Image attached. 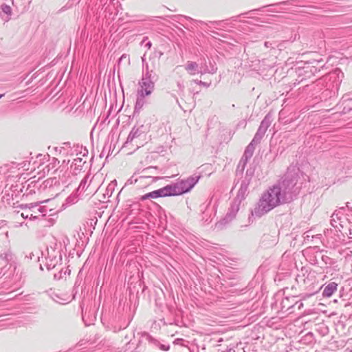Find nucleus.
Here are the masks:
<instances>
[{
	"instance_id": "obj_14",
	"label": "nucleus",
	"mask_w": 352,
	"mask_h": 352,
	"mask_svg": "<svg viewBox=\"0 0 352 352\" xmlns=\"http://www.w3.org/2000/svg\"><path fill=\"white\" fill-rule=\"evenodd\" d=\"M86 163V160L83 157H77L74 159L70 168L73 175H78L82 170Z\"/></svg>"
},
{
	"instance_id": "obj_8",
	"label": "nucleus",
	"mask_w": 352,
	"mask_h": 352,
	"mask_svg": "<svg viewBox=\"0 0 352 352\" xmlns=\"http://www.w3.org/2000/svg\"><path fill=\"white\" fill-rule=\"evenodd\" d=\"M217 71V67L216 63L212 62L209 58H204L201 63L199 64V74L204 75L206 74H214Z\"/></svg>"
},
{
	"instance_id": "obj_35",
	"label": "nucleus",
	"mask_w": 352,
	"mask_h": 352,
	"mask_svg": "<svg viewBox=\"0 0 352 352\" xmlns=\"http://www.w3.org/2000/svg\"><path fill=\"white\" fill-rule=\"evenodd\" d=\"M193 82L197 85H201L205 87H209L211 85V82H206L199 80H194Z\"/></svg>"
},
{
	"instance_id": "obj_6",
	"label": "nucleus",
	"mask_w": 352,
	"mask_h": 352,
	"mask_svg": "<svg viewBox=\"0 0 352 352\" xmlns=\"http://www.w3.org/2000/svg\"><path fill=\"white\" fill-rule=\"evenodd\" d=\"M200 176L192 175L186 179H182L176 182L178 192L180 195L189 192L198 182Z\"/></svg>"
},
{
	"instance_id": "obj_22",
	"label": "nucleus",
	"mask_w": 352,
	"mask_h": 352,
	"mask_svg": "<svg viewBox=\"0 0 352 352\" xmlns=\"http://www.w3.org/2000/svg\"><path fill=\"white\" fill-rule=\"evenodd\" d=\"M142 337L144 338L148 342L153 343L156 346H159L160 349L162 351H168L170 348L169 345L160 344L157 340L153 338L148 333H143Z\"/></svg>"
},
{
	"instance_id": "obj_36",
	"label": "nucleus",
	"mask_w": 352,
	"mask_h": 352,
	"mask_svg": "<svg viewBox=\"0 0 352 352\" xmlns=\"http://www.w3.org/2000/svg\"><path fill=\"white\" fill-rule=\"evenodd\" d=\"M56 298H54V300L56 301V302L62 305L67 303L66 300L60 298L58 296L56 295Z\"/></svg>"
},
{
	"instance_id": "obj_15",
	"label": "nucleus",
	"mask_w": 352,
	"mask_h": 352,
	"mask_svg": "<svg viewBox=\"0 0 352 352\" xmlns=\"http://www.w3.org/2000/svg\"><path fill=\"white\" fill-rule=\"evenodd\" d=\"M160 189L163 197L179 195L176 182L167 185Z\"/></svg>"
},
{
	"instance_id": "obj_33",
	"label": "nucleus",
	"mask_w": 352,
	"mask_h": 352,
	"mask_svg": "<svg viewBox=\"0 0 352 352\" xmlns=\"http://www.w3.org/2000/svg\"><path fill=\"white\" fill-rule=\"evenodd\" d=\"M3 255L4 256H3V254H1L0 256L5 259L6 261H9L12 259L13 255L10 251L4 253Z\"/></svg>"
},
{
	"instance_id": "obj_40",
	"label": "nucleus",
	"mask_w": 352,
	"mask_h": 352,
	"mask_svg": "<svg viewBox=\"0 0 352 352\" xmlns=\"http://www.w3.org/2000/svg\"><path fill=\"white\" fill-rule=\"evenodd\" d=\"M264 45L267 48H269V47L274 48V47L272 46V43L269 41L265 42Z\"/></svg>"
},
{
	"instance_id": "obj_46",
	"label": "nucleus",
	"mask_w": 352,
	"mask_h": 352,
	"mask_svg": "<svg viewBox=\"0 0 352 352\" xmlns=\"http://www.w3.org/2000/svg\"><path fill=\"white\" fill-rule=\"evenodd\" d=\"M344 352H352V347L351 348H346L344 350Z\"/></svg>"
},
{
	"instance_id": "obj_31",
	"label": "nucleus",
	"mask_w": 352,
	"mask_h": 352,
	"mask_svg": "<svg viewBox=\"0 0 352 352\" xmlns=\"http://www.w3.org/2000/svg\"><path fill=\"white\" fill-rule=\"evenodd\" d=\"M144 179H153V178L151 177L140 176L138 179H135L134 180L133 179V178H131L128 180V182L130 183L131 184H132L133 183H137L138 182H142V180Z\"/></svg>"
},
{
	"instance_id": "obj_23",
	"label": "nucleus",
	"mask_w": 352,
	"mask_h": 352,
	"mask_svg": "<svg viewBox=\"0 0 352 352\" xmlns=\"http://www.w3.org/2000/svg\"><path fill=\"white\" fill-rule=\"evenodd\" d=\"M159 197H163L160 188L153 190L152 192L146 193L145 195L141 196V197L140 198V200L144 201L146 199H157Z\"/></svg>"
},
{
	"instance_id": "obj_26",
	"label": "nucleus",
	"mask_w": 352,
	"mask_h": 352,
	"mask_svg": "<svg viewBox=\"0 0 352 352\" xmlns=\"http://www.w3.org/2000/svg\"><path fill=\"white\" fill-rule=\"evenodd\" d=\"M47 247L50 248L51 249L60 250L61 243H58V241H57V239L55 237L51 236L49 239L48 245H47Z\"/></svg>"
},
{
	"instance_id": "obj_39",
	"label": "nucleus",
	"mask_w": 352,
	"mask_h": 352,
	"mask_svg": "<svg viewBox=\"0 0 352 352\" xmlns=\"http://www.w3.org/2000/svg\"><path fill=\"white\" fill-rule=\"evenodd\" d=\"M142 65H143V70H145L146 64H148V63L146 62L145 55H144V56L142 57Z\"/></svg>"
},
{
	"instance_id": "obj_32",
	"label": "nucleus",
	"mask_w": 352,
	"mask_h": 352,
	"mask_svg": "<svg viewBox=\"0 0 352 352\" xmlns=\"http://www.w3.org/2000/svg\"><path fill=\"white\" fill-rule=\"evenodd\" d=\"M1 9H2V11L8 14V15H10L12 14V8L10 6L8 5H6V4H3L1 6Z\"/></svg>"
},
{
	"instance_id": "obj_3",
	"label": "nucleus",
	"mask_w": 352,
	"mask_h": 352,
	"mask_svg": "<svg viewBox=\"0 0 352 352\" xmlns=\"http://www.w3.org/2000/svg\"><path fill=\"white\" fill-rule=\"evenodd\" d=\"M98 179V176L94 175L91 177L90 174H87L85 177L81 180L76 193L79 195L83 192L88 191V194H95L98 190L97 186H92V184Z\"/></svg>"
},
{
	"instance_id": "obj_18",
	"label": "nucleus",
	"mask_w": 352,
	"mask_h": 352,
	"mask_svg": "<svg viewBox=\"0 0 352 352\" xmlns=\"http://www.w3.org/2000/svg\"><path fill=\"white\" fill-rule=\"evenodd\" d=\"M186 71L190 75L199 74V64L193 61H188L184 66Z\"/></svg>"
},
{
	"instance_id": "obj_34",
	"label": "nucleus",
	"mask_w": 352,
	"mask_h": 352,
	"mask_svg": "<svg viewBox=\"0 0 352 352\" xmlns=\"http://www.w3.org/2000/svg\"><path fill=\"white\" fill-rule=\"evenodd\" d=\"M124 59H126L128 61V63L129 64V63H130L129 56L126 54H124L119 58L118 62V65L119 66L121 64V63L122 61H124Z\"/></svg>"
},
{
	"instance_id": "obj_11",
	"label": "nucleus",
	"mask_w": 352,
	"mask_h": 352,
	"mask_svg": "<svg viewBox=\"0 0 352 352\" xmlns=\"http://www.w3.org/2000/svg\"><path fill=\"white\" fill-rule=\"evenodd\" d=\"M143 129V125H141L140 126H133L131 131H130L124 145L126 146L127 144H131L134 140L140 138L142 135H144V131Z\"/></svg>"
},
{
	"instance_id": "obj_19",
	"label": "nucleus",
	"mask_w": 352,
	"mask_h": 352,
	"mask_svg": "<svg viewBox=\"0 0 352 352\" xmlns=\"http://www.w3.org/2000/svg\"><path fill=\"white\" fill-rule=\"evenodd\" d=\"M19 208L22 210V212L20 213V211H17L16 214H20V216L24 219H30L32 220V213L30 212V205L29 204H21L19 206Z\"/></svg>"
},
{
	"instance_id": "obj_24",
	"label": "nucleus",
	"mask_w": 352,
	"mask_h": 352,
	"mask_svg": "<svg viewBox=\"0 0 352 352\" xmlns=\"http://www.w3.org/2000/svg\"><path fill=\"white\" fill-rule=\"evenodd\" d=\"M262 243L267 248L273 246L276 243V236H272L270 234H264L262 237Z\"/></svg>"
},
{
	"instance_id": "obj_37",
	"label": "nucleus",
	"mask_w": 352,
	"mask_h": 352,
	"mask_svg": "<svg viewBox=\"0 0 352 352\" xmlns=\"http://www.w3.org/2000/svg\"><path fill=\"white\" fill-rule=\"evenodd\" d=\"M294 307H297L298 309H301L302 307H303V303L301 301H296L294 300Z\"/></svg>"
},
{
	"instance_id": "obj_28",
	"label": "nucleus",
	"mask_w": 352,
	"mask_h": 352,
	"mask_svg": "<svg viewBox=\"0 0 352 352\" xmlns=\"http://www.w3.org/2000/svg\"><path fill=\"white\" fill-rule=\"evenodd\" d=\"M78 201L77 197L76 195H71L68 197L65 200V204H63V206H70L75 203H76Z\"/></svg>"
},
{
	"instance_id": "obj_1",
	"label": "nucleus",
	"mask_w": 352,
	"mask_h": 352,
	"mask_svg": "<svg viewBox=\"0 0 352 352\" xmlns=\"http://www.w3.org/2000/svg\"><path fill=\"white\" fill-rule=\"evenodd\" d=\"M307 177L299 168L289 166L283 177L262 195L252 215L261 217L279 205L292 202L299 194Z\"/></svg>"
},
{
	"instance_id": "obj_13",
	"label": "nucleus",
	"mask_w": 352,
	"mask_h": 352,
	"mask_svg": "<svg viewBox=\"0 0 352 352\" xmlns=\"http://www.w3.org/2000/svg\"><path fill=\"white\" fill-rule=\"evenodd\" d=\"M56 172H58V177L57 179L60 180V185L61 184L63 186L66 187L72 182V177L70 175L71 171L63 170V169L60 170L56 169L54 173Z\"/></svg>"
},
{
	"instance_id": "obj_9",
	"label": "nucleus",
	"mask_w": 352,
	"mask_h": 352,
	"mask_svg": "<svg viewBox=\"0 0 352 352\" xmlns=\"http://www.w3.org/2000/svg\"><path fill=\"white\" fill-rule=\"evenodd\" d=\"M30 212L32 213V220L41 219L46 214L47 209L45 206H41L36 203L29 204Z\"/></svg>"
},
{
	"instance_id": "obj_10",
	"label": "nucleus",
	"mask_w": 352,
	"mask_h": 352,
	"mask_svg": "<svg viewBox=\"0 0 352 352\" xmlns=\"http://www.w3.org/2000/svg\"><path fill=\"white\" fill-rule=\"evenodd\" d=\"M240 204L241 202L234 199L228 213L222 219L221 223H228L234 219L239 210Z\"/></svg>"
},
{
	"instance_id": "obj_7",
	"label": "nucleus",
	"mask_w": 352,
	"mask_h": 352,
	"mask_svg": "<svg viewBox=\"0 0 352 352\" xmlns=\"http://www.w3.org/2000/svg\"><path fill=\"white\" fill-rule=\"evenodd\" d=\"M258 144L259 143L258 142H254L253 140L251 141V142L248 145L245 150L243 155L242 156L239 163L238 168L241 167V170H243L248 160L252 157L254 154L255 146Z\"/></svg>"
},
{
	"instance_id": "obj_25",
	"label": "nucleus",
	"mask_w": 352,
	"mask_h": 352,
	"mask_svg": "<svg viewBox=\"0 0 352 352\" xmlns=\"http://www.w3.org/2000/svg\"><path fill=\"white\" fill-rule=\"evenodd\" d=\"M44 188H54L60 186V180L56 177H50L43 182Z\"/></svg>"
},
{
	"instance_id": "obj_45",
	"label": "nucleus",
	"mask_w": 352,
	"mask_h": 352,
	"mask_svg": "<svg viewBox=\"0 0 352 352\" xmlns=\"http://www.w3.org/2000/svg\"><path fill=\"white\" fill-rule=\"evenodd\" d=\"M96 181H97V179ZM97 186L98 187V188H100V186L98 185V182H95L94 183L92 184V186Z\"/></svg>"
},
{
	"instance_id": "obj_17",
	"label": "nucleus",
	"mask_w": 352,
	"mask_h": 352,
	"mask_svg": "<svg viewBox=\"0 0 352 352\" xmlns=\"http://www.w3.org/2000/svg\"><path fill=\"white\" fill-rule=\"evenodd\" d=\"M328 77L329 80H332L334 82H336V86H338L342 80L344 74L340 69L337 68L333 72H330L328 75Z\"/></svg>"
},
{
	"instance_id": "obj_29",
	"label": "nucleus",
	"mask_w": 352,
	"mask_h": 352,
	"mask_svg": "<svg viewBox=\"0 0 352 352\" xmlns=\"http://www.w3.org/2000/svg\"><path fill=\"white\" fill-rule=\"evenodd\" d=\"M145 97H142V96H138V98H137V100H136V102H135V109H141L144 104V98Z\"/></svg>"
},
{
	"instance_id": "obj_27",
	"label": "nucleus",
	"mask_w": 352,
	"mask_h": 352,
	"mask_svg": "<svg viewBox=\"0 0 352 352\" xmlns=\"http://www.w3.org/2000/svg\"><path fill=\"white\" fill-rule=\"evenodd\" d=\"M119 4L118 0H109V3H107V1L104 3V6L105 7V10H108L110 12H112L111 6L113 8H116Z\"/></svg>"
},
{
	"instance_id": "obj_41",
	"label": "nucleus",
	"mask_w": 352,
	"mask_h": 352,
	"mask_svg": "<svg viewBox=\"0 0 352 352\" xmlns=\"http://www.w3.org/2000/svg\"><path fill=\"white\" fill-rule=\"evenodd\" d=\"M177 87L179 88V90L181 91H184V86L183 84H182L181 82H177Z\"/></svg>"
},
{
	"instance_id": "obj_12",
	"label": "nucleus",
	"mask_w": 352,
	"mask_h": 352,
	"mask_svg": "<svg viewBox=\"0 0 352 352\" xmlns=\"http://www.w3.org/2000/svg\"><path fill=\"white\" fill-rule=\"evenodd\" d=\"M250 183V178H245V179L241 182L240 188L238 190L236 197L234 199V200L241 203L242 200H243L248 195V189Z\"/></svg>"
},
{
	"instance_id": "obj_47",
	"label": "nucleus",
	"mask_w": 352,
	"mask_h": 352,
	"mask_svg": "<svg viewBox=\"0 0 352 352\" xmlns=\"http://www.w3.org/2000/svg\"><path fill=\"white\" fill-rule=\"evenodd\" d=\"M146 46L149 49L151 47V43L150 41H148L146 44Z\"/></svg>"
},
{
	"instance_id": "obj_5",
	"label": "nucleus",
	"mask_w": 352,
	"mask_h": 352,
	"mask_svg": "<svg viewBox=\"0 0 352 352\" xmlns=\"http://www.w3.org/2000/svg\"><path fill=\"white\" fill-rule=\"evenodd\" d=\"M272 121V115L270 113H268L261 121L260 126L252 139L254 142H261Z\"/></svg>"
},
{
	"instance_id": "obj_21",
	"label": "nucleus",
	"mask_w": 352,
	"mask_h": 352,
	"mask_svg": "<svg viewBox=\"0 0 352 352\" xmlns=\"http://www.w3.org/2000/svg\"><path fill=\"white\" fill-rule=\"evenodd\" d=\"M338 284L335 282L329 283L323 289L322 296L324 297H330L337 290Z\"/></svg>"
},
{
	"instance_id": "obj_38",
	"label": "nucleus",
	"mask_w": 352,
	"mask_h": 352,
	"mask_svg": "<svg viewBox=\"0 0 352 352\" xmlns=\"http://www.w3.org/2000/svg\"><path fill=\"white\" fill-rule=\"evenodd\" d=\"M252 175H253V171H252L251 170H247L245 178H247V179L250 178L251 179Z\"/></svg>"
},
{
	"instance_id": "obj_49",
	"label": "nucleus",
	"mask_w": 352,
	"mask_h": 352,
	"mask_svg": "<svg viewBox=\"0 0 352 352\" xmlns=\"http://www.w3.org/2000/svg\"><path fill=\"white\" fill-rule=\"evenodd\" d=\"M349 238L352 239V230H351V229L349 230Z\"/></svg>"
},
{
	"instance_id": "obj_42",
	"label": "nucleus",
	"mask_w": 352,
	"mask_h": 352,
	"mask_svg": "<svg viewBox=\"0 0 352 352\" xmlns=\"http://www.w3.org/2000/svg\"><path fill=\"white\" fill-rule=\"evenodd\" d=\"M316 292H313V293H311V294H305V295L302 297V298H303V299H305V298H309V297H310V296H313V295H314Z\"/></svg>"
},
{
	"instance_id": "obj_44",
	"label": "nucleus",
	"mask_w": 352,
	"mask_h": 352,
	"mask_svg": "<svg viewBox=\"0 0 352 352\" xmlns=\"http://www.w3.org/2000/svg\"><path fill=\"white\" fill-rule=\"evenodd\" d=\"M109 191H110L109 186H108L107 188V195H108V197H110L112 193V192H111V193L109 194Z\"/></svg>"
},
{
	"instance_id": "obj_16",
	"label": "nucleus",
	"mask_w": 352,
	"mask_h": 352,
	"mask_svg": "<svg viewBox=\"0 0 352 352\" xmlns=\"http://www.w3.org/2000/svg\"><path fill=\"white\" fill-rule=\"evenodd\" d=\"M295 297H286L283 299L281 302V309L283 311H289V314L293 312L292 310L294 307Z\"/></svg>"
},
{
	"instance_id": "obj_30",
	"label": "nucleus",
	"mask_w": 352,
	"mask_h": 352,
	"mask_svg": "<svg viewBox=\"0 0 352 352\" xmlns=\"http://www.w3.org/2000/svg\"><path fill=\"white\" fill-rule=\"evenodd\" d=\"M59 164V161L55 158V157H53L52 159V162L49 164V165L47 166L48 167V170H50L51 168H54L56 166H57Z\"/></svg>"
},
{
	"instance_id": "obj_51",
	"label": "nucleus",
	"mask_w": 352,
	"mask_h": 352,
	"mask_svg": "<svg viewBox=\"0 0 352 352\" xmlns=\"http://www.w3.org/2000/svg\"><path fill=\"white\" fill-rule=\"evenodd\" d=\"M327 259H329L328 256H326L325 261H327Z\"/></svg>"
},
{
	"instance_id": "obj_20",
	"label": "nucleus",
	"mask_w": 352,
	"mask_h": 352,
	"mask_svg": "<svg viewBox=\"0 0 352 352\" xmlns=\"http://www.w3.org/2000/svg\"><path fill=\"white\" fill-rule=\"evenodd\" d=\"M340 214V212L335 211L333 213L331 219V226L336 230H338L339 231H340V228H343V225L342 223V221H341Z\"/></svg>"
},
{
	"instance_id": "obj_4",
	"label": "nucleus",
	"mask_w": 352,
	"mask_h": 352,
	"mask_svg": "<svg viewBox=\"0 0 352 352\" xmlns=\"http://www.w3.org/2000/svg\"><path fill=\"white\" fill-rule=\"evenodd\" d=\"M45 265L48 270L54 268L62 261V255L60 250L51 249L47 247L45 254Z\"/></svg>"
},
{
	"instance_id": "obj_2",
	"label": "nucleus",
	"mask_w": 352,
	"mask_h": 352,
	"mask_svg": "<svg viewBox=\"0 0 352 352\" xmlns=\"http://www.w3.org/2000/svg\"><path fill=\"white\" fill-rule=\"evenodd\" d=\"M157 76L153 69L146 64L145 70L142 71V76L139 82L140 89L138 90V96L146 97L150 96L155 89V83Z\"/></svg>"
},
{
	"instance_id": "obj_48",
	"label": "nucleus",
	"mask_w": 352,
	"mask_h": 352,
	"mask_svg": "<svg viewBox=\"0 0 352 352\" xmlns=\"http://www.w3.org/2000/svg\"><path fill=\"white\" fill-rule=\"evenodd\" d=\"M222 352H234V351L232 349H227L226 351Z\"/></svg>"
},
{
	"instance_id": "obj_43",
	"label": "nucleus",
	"mask_w": 352,
	"mask_h": 352,
	"mask_svg": "<svg viewBox=\"0 0 352 352\" xmlns=\"http://www.w3.org/2000/svg\"><path fill=\"white\" fill-rule=\"evenodd\" d=\"M88 154V151L87 149H84V153L82 154V157H87Z\"/></svg>"
},
{
	"instance_id": "obj_52",
	"label": "nucleus",
	"mask_w": 352,
	"mask_h": 352,
	"mask_svg": "<svg viewBox=\"0 0 352 352\" xmlns=\"http://www.w3.org/2000/svg\"><path fill=\"white\" fill-rule=\"evenodd\" d=\"M327 259H329L328 256H326L325 261H327Z\"/></svg>"
},
{
	"instance_id": "obj_50",
	"label": "nucleus",
	"mask_w": 352,
	"mask_h": 352,
	"mask_svg": "<svg viewBox=\"0 0 352 352\" xmlns=\"http://www.w3.org/2000/svg\"><path fill=\"white\" fill-rule=\"evenodd\" d=\"M4 96V94H0V99Z\"/></svg>"
}]
</instances>
